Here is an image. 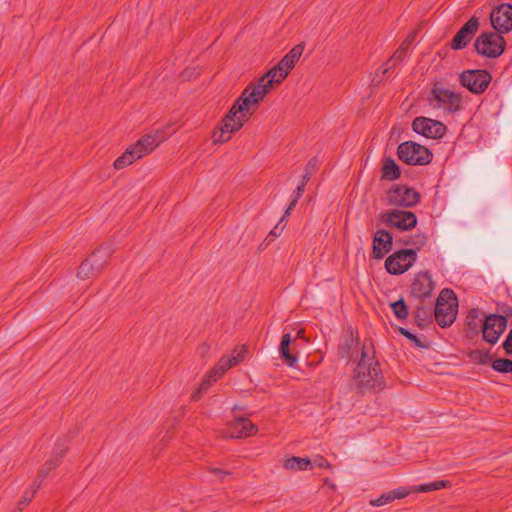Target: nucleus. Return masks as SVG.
I'll return each instance as SVG.
<instances>
[{"label":"nucleus","mask_w":512,"mask_h":512,"mask_svg":"<svg viewBox=\"0 0 512 512\" xmlns=\"http://www.w3.org/2000/svg\"><path fill=\"white\" fill-rule=\"evenodd\" d=\"M476 312H477L476 310H470V312H469V313H470V314H472V313H475V314H476Z\"/></svg>","instance_id":"45"},{"label":"nucleus","mask_w":512,"mask_h":512,"mask_svg":"<svg viewBox=\"0 0 512 512\" xmlns=\"http://www.w3.org/2000/svg\"><path fill=\"white\" fill-rule=\"evenodd\" d=\"M420 201V193L407 185H394L387 192V204L397 207H414Z\"/></svg>","instance_id":"11"},{"label":"nucleus","mask_w":512,"mask_h":512,"mask_svg":"<svg viewBox=\"0 0 512 512\" xmlns=\"http://www.w3.org/2000/svg\"><path fill=\"white\" fill-rule=\"evenodd\" d=\"M315 168V163H314V160H311L308 162L307 166H306V171H309V173H311V171Z\"/></svg>","instance_id":"42"},{"label":"nucleus","mask_w":512,"mask_h":512,"mask_svg":"<svg viewBox=\"0 0 512 512\" xmlns=\"http://www.w3.org/2000/svg\"><path fill=\"white\" fill-rule=\"evenodd\" d=\"M303 333H304V331H303L302 329H300V330H298V332H297V336H298V337H302V336H303Z\"/></svg>","instance_id":"44"},{"label":"nucleus","mask_w":512,"mask_h":512,"mask_svg":"<svg viewBox=\"0 0 512 512\" xmlns=\"http://www.w3.org/2000/svg\"><path fill=\"white\" fill-rule=\"evenodd\" d=\"M415 36L413 34L407 36V38L402 42L403 44H407L408 47L411 46L412 42L414 41Z\"/></svg>","instance_id":"41"},{"label":"nucleus","mask_w":512,"mask_h":512,"mask_svg":"<svg viewBox=\"0 0 512 512\" xmlns=\"http://www.w3.org/2000/svg\"><path fill=\"white\" fill-rule=\"evenodd\" d=\"M490 22L495 31L510 32L512 30V5L502 3L495 6L490 13Z\"/></svg>","instance_id":"16"},{"label":"nucleus","mask_w":512,"mask_h":512,"mask_svg":"<svg viewBox=\"0 0 512 512\" xmlns=\"http://www.w3.org/2000/svg\"><path fill=\"white\" fill-rule=\"evenodd\" d=\"M248 354V348L245 345L236 346L230 354L223 355L218 363L208 372L207 376L199 388L193 392L192 399L198 400L201 394L209 389L213 382L221 378L230 368L243 362Z\"/></svg>","instance_id":"3"},{"label":"nucleus","mask_w":512,"mask_h":512,"mask_svg":"<svg viewBox=\"0 0 512 512\" xmlns=\"http://www.w3.org/2000/svg\"><path fill=\"white\" fill-rule=\"evenodd\" d=\"M209 471L216 477H218L220 480H224L226 476L230 475L228 471L222 470L220 468H211Z\"/></svg>","instance_id":"39"},{"label":"nucleus","mask_w":512,"mask_h":512,"mask_svg":"<svg viewBox=\"0 0 512 512\" xmlns=\"http://www.w3.org/2000/svg\"><path fill=\"white\" fill-rule=\"evenodd\" d=\"M507 327V318L498 314L488 315L482 326V337L489 344H496Z\"/></svg>","instance_id":"14"},{"label":"nucleus","mask_w":512,"mask_h":512,"mask_svg":"<svg viewBox=\"0 0 512 512\" xmlns=\"http://www.w3.org/2000/svg\"><path fill=\"white\" fill-rule=\"evenodd\" d=\"M288 75L289 73L284 72L283 68L277 64L256 83H250L234 102L218 128L213 131V142L229 141L232 135L249 120L274 85L283 82Z\"/></svg>","instance_id":"1"},{"label":"nucleus","mask_w":512,"mask_h":512,"mask_svg":"<svg viewBox=\"0 0 512 512\" xmlns=\"http://www.w3.org/2000/svg\"><path fill=\"white\" fill-rule=\"evenodd\" d=\"M410 47L407 44H401L400 47L395 51L393 56L386 62L385 67H381L379 71L382 72L383 76H385L390 69L395 67L398 61H402L408 53Z\"/></svg>","instance_id":"27"},{"label":"nucleus","mask_w":512,"mask_h":512,"mask_svg":"<svg viewBox=\"0 0 512 512\" xmlns=\"http://www.w3.org/2000/svg\"><path fill=\"white\" fill-rule=\"evenodd\" d=\"M398 331H399V333H400L401 335H403L404 337H406V338H407V339H409L410 341L414 342V344H415L417 347H419V348H426V347H427L423 342H421V341L419 340V338H418L416 335L412 334V333H411L409 330H407L406 328L400 327V328L398 329Z\"/></svg>","instance_id":"33"},{"label":"nucleus","mask_w":512,"mask_h":512,"mask_svg":"<svg viewBox=\"0 0 512 512\" xmlns=\"http://www.w3.org/2000/svg\"><path fill=\"white\" fill-rule=\"evenodd\" d=\"M304 43L294 46L278 63L284 72L290 73L304 51Z\"/></svg>","instance_id":"22"},{"label":"nucleus","mask_w":512,"mask_h":512,"mask_svg":"<svg viewBox=\"0 0 512 512\" xmlns=\"http://www.w3.org/2000/svg\"><path fill=\"white\" fill-rule=\"evenodd\" d=\"M381 221L388 226L407 231L416 226L417 217L411 211L395 209L382 213Z\"/></svg>","instance_id":"13"},{"label":"nucleus","mask_w":512,"mask_h":512,"mask_svg":"<svg viewBox=\"0 0 512 512\" xmlns=\"http://www.w3.org/2000/svg\"><path fill=\"white\" fill-rule=\"evenodd\" d=\"M401 175L399 166L392 158H385L382 166V179L394 181Z\"/></svg>","instance_id":"24"},{"label":"nucleus","mask_w":512,"mask_h":512,"mask_svg":"<svg viewBox=\"0 0 512 512\" xmlns=\"http://www.w3.org/2000/svg\"><path fill=\"white\" fill-rule=\"evenodd\" d=\"M427 243V235L424 233H416L413 235L407 244H410L415 247L414 250L419 251L422 247H424Z\"/></svg>","instance_id":"32"},{"label":"nucleus","mask_w":512,"mask_h":512,"mask_svg":"<svg viewBox=\"0 0 512 512\" xmlns=\"http://www.w3.org/2000/svg\"><path fill=\"white\" fill-rule=\"evenodd\" d=\"M416 260V250L401 249L387 257L385 261V268L389 274L401 275L408 271Z\"/></svg>","instance_id":"10"},{"label":"nucleus","mask_w":512,"mask_h":512,"mask_svg":"<svg viewBox=\"0 0 512 512\" xmlns=\"http://www.w3.org/2000/svg\"><path fill=\"white\" fill-rule=\"evenodd\" d=\"M451 485V482L448 480H436L431 483L412 486L411 491L416 493H428L443 488H449Z\"/></svg>","instance_id":"28"},{"label":"nucleus","mask_w":512,"mask_h":512,"mask_svg":"<svg viewBox=\"0 0 512 512\" xmlns=\"http://www.w3.org/2000/svg\"><path fill=\"white\" fill-rule=\"evenodd\" d=\"M309 176H310L309 171H306V173L303 175L302 181H305V185L309 181Z\"/></svg>","instance_id":"43"},{"label":"nucleus","mask_w":512,"mask_h":512,"mask_svg":"<svg viewBox=\"0 0 512 512\" xmlns=\"http://www.w3.org/2000/svg\"><path fill=\"white\" fill-rule=\"evenodd\" d=\"M162 141L160 134L146 135L139 139L134 145H131L127 150L114 161V168L121 170L128 165L132 164L135 160L151 153Z\"/></svg>","instance_id":"4"},{"label":"nucleus","mask_w":512,"mask_h":512,"mask_svg":"<svg viewBox=\"0 0 512 512\" xmlns=\"http://www.w3.org/2000/svg\"><path fill=\"white\" fill-rule=\"evenodd\" d=\"M502 347L505 350L506 354H512V329L509 331L505 341L502 344Z\"/></svg>","instance_id":"36"},{"label":"nucleus","mask_w":512,"mask_h":512,"mask_svg":"<svg viewBox=\"0 0 512 512\" xmlns=\"http://www.w3.org/2000/svg\"><path fill=\"white\" fill-rule=\"evenodd\" d=\"M391 309L394 313V315L400 319V320H403V319H406L407 316H408V308H407V305L405 303V301L403 299H399L393 303H391Z\"/></svg>","instance_id":"29"},{"label":"nucleus","mask_w":512,"mask_h":512,"mask_svg":"<svg viewBox=\"0 0 512 512\" xmlns=\"http://www.w3.org/2000/svg\"><path fill=\"white\" fill-rule=\"evenodd\" d=\"M40 487L41 480H34L31 486L25 490L22 498L17 504V507L12 512H21L23 507L33 500Z\"/></svg>","instance_id":"26"},{"label":"nucleus","mask_w":512,"mask_h":512,"mask_svg":"<svg viewBox=\"0 0 512 512\" xmlns=\"http://www.w3.org/2000/svg\"><path fill=\"white\" fill-rule=\"evenodd\" d=\"M398 157L408 165H427L432 161V152L414 141L401 143L397 149Z\"/></svg>","instance_id":"7"},{"label":"nucleus","mask_w":512,"mask_h":512,"mask_svg":"<svg viewBox=\"0 0 512 512\" xmlns=\"http://www.w3.org/2000/svg\"><path fill=\"white\" fill-rule=\"evenodd\" d=\"M392 235L383 229H379L373 236V258L380 260L392 249Z\"/></svg>","instance_id":"19"},{"label":"nucleus","mask_w":512,"mask_h":512,"mask_svg":"<svg viewBox=\"0 0 512 512\" xmlns=\"http://www.w3.org/2000/svg\"><path fill=\"white\" fill-rule=\"evenodd\" d=\"M457 315V298L452 290L444 289L440 292L435 309L434 316L437 324L442 328L453 324Z\"/></svg>","instance_id":"6"},{"label":"nucleus","mask_w":512,"mask_h":512,"mask_svg":"<svg viewBox=\"0 0 512 512\" xmlns=\"http://www.w3.org/2000/svg\"><path fill=\"white\" fill-rule=\"evenodd\" d=\"M393 496L391 495V492H387L385 494H382L379 498L372 500L370 504L372 506H382L385 505L391 501H393Z\"/></svg>","instance_id":"34"},{"label":"nucleus","mask_w":512,"mask_h":512,"mask_svg":"<svg viewBox=\"0 0 512 512\" xmlns=\"http://www.w3.org/2000/svg\"><path fill=\"white\" fill-rule=\"evenodd\" d=\"M110 255V247L101 246L81 263L77 272V277L84 280L99 273L106 265Z\"/></svg>","instance_id":"9"},{"label":"nucleus","mask_w":512,"mask_h":512,"mask_svg":"<svg viewBox=\"0 0 512 512\" xmlns=\"http://www.w3.org/2000/svg\"><path fill=\"white\" fill-rule=\"evenodd\" d=\"M283 467L287 470L296 472L311 469L313 466L309 458L293 456L284 460Z\"/></svg>","instance_id":"23"},{"label":"nucleus","mask_w":512,"mask_h":512,"mask_svg":"<svg viewBox=\"0 0 512 512\" xmlns=\"http://www.w3.org/2000/svg\"><path fill=\"white\" fill-rule=\"evenodd\" d=\"M353 383L363 392H379L385 386L380 364L371 342L363 343L361 357L354 371Z\"/></svg>","instance_id":"2"},{"label":"nucleus","mask_w":512,"mask_h":512,"mask_svg":"<svg viewBox=\"0 0 512 512\" xmlns=\"http://www.w3.org/2000/svg\"><path fill=\"white\" fill-rule=\"evenodd\" d=\"M428 99L434 107L448 114H455L462 109L461 94L446 88L442 82L434 83Z\"/></svg>","instance_id":"5"},{"label":"nucleus","mask_w":512,"mask_h":512,"mask_svg":"<svg viewBox=\"0 0 512 512\" xmlns=\"http://www.w3.org/2000/svg\"><path fill=\"white\" fill-rule=\"evenodd\" d=\"M427 316L428 312L423 307H419L416 313L417 320L425 321Z\"/></svg>","instance_id":"40"},{"label":"nucleus","mask_w":512,"mask_h":512,"mask_svg":"<svg viewBox=\"0 0 512 512\" xmlns=\"http://www.w3.org/2000/svg\"><path fill=\"white\" fill-rule=\"evenodd\" d=\"M479 28V19L472 16L455 34L451 41L453 50H461L465 48L472 40Z\"/></svg>","instance_id":"17"},{"label":"nucleus","mask_w":512,"mask_h":512,"mask_svg":"<svg viewBox=\"0 0 512 512\" xmlns=\"http://www.w3.org/2000/svg\"><path fill=\"white\" fill-rule=\"evenodd\" d=\"M313 464L316 467L319 468H330L331 464L323 457V456H317L313 460Z\"/></svg>","instance_id":"37"},{"label":"nucleus","mask_w":512,"mask_h":512,"mask_svg":"<svg viewBox=\"0 0 512 512\" xmlns=\"http://www.w3.org/2000/svg\"><path fill=\"white\" fill-rule=\"evenodd\" d=\"M499 32H482L475 40L474 47L478 54L488 57L497 58L505 49V39Z\"/></svg>","instance_id":"8"},{"label":"nucleus","mask_w":512,"mask_h":512,"mask_svg":"<svg viewBox=\"0 0 512 512\" xmlns=\"http://www.w3.org/2000/svg\"><path fill=\"white\" fill-rule=\"evenodd\" d=\"M390 492H391V495L393 496V499L395 500V499H402V498L406 497L407 495H409L410 493H412L413 491H411V488L407 489L405 487H399Z\"/></svg>","instance_id":"35"},{"label":"nucleus","mask_w":512,"mask_h":512,"mask_svg":"<svg viewBox=\"0 0 512 512\" xmlns=\"http://www.w3.org/2000/svg\"><path fill=\"white\" fill-rule=\"evenodd\" d=\"M434 289V283L429 272H420L415 275L414 280L411 284L412 296L422 299L427 298L431 295Z\"/></svg>","instance_id":"18"},{"label":"nucleus","mask_w":512,"mask_h":512,"mask_svg":"<svg viewBox=\"0 0 512 512\" xmlns=\"http://www.w3.org/2000/svg\"><path fill=\"white\" fill-rule=\"evenodd\" d=\"M492 368L500 373H512V360L499 358L492 362Z\"/></svg>","instance_id":"30"},{"label":"nucleus","mask_w":512,"mask_h":512,"mask_svg":"<svg viewBox=\"0 0 512 512\" xmlns=\"http://www.w3.org/2000/svg\"><path fill=\"white\" fill-rule=\"evenodd\" d=\"M492 75L481 69L466 70L459 76L461 85L474 94L483 93L489 86Z\"/></svg>","instance_id":"12"},{"label":"nucleus","mask_w":512,"mask_h":512,"mask_svg":"<svg viewBox=\"0 0 512 512\" xmlns=\"http://www.w3.org/2000/svg\"><path fill=\"white\" fill-rule=\"evenodd\" d=\"M286 214L284 213L283 217L280 219L279 223L270 231V236H273V237H278L282 230H283V226L280 227V225L284 222L285 218H286Z\"/></svg>","instance_id":"38"},{"label":"nucleus","mask_w":512,"mask_h":512,"mask_svg":"<svg viewBox=\"0 0 512 512\" xmlns=\"http://www.w3.org/2000/svg\"><path fill=\"white\" fill-rule=\"evenodd\" d=\"M414 132L432 139H440L446 133V126L438 121L427 117H416L412 122Z\"/></svg>","instance_id":"15"},{"label":"nucleus","mask_w":512,"mask_h":512,"mask_svg":"<svg viewBox=\"0 0 512 512\" xmlns=\"http://www.w3.org/2000/svg\"><path fill=\"white\" fill-rule=\"evenodd\" d=\"M257 432V427L247 418L236 417L230 426V437L244 438Z\"/></svg>","instance_id":"20"},{"label":"nucleus","mask_w":512,"mask_h":512,"mask_svg":"<svg viewBox=\"0 0 512 512\" xmlns=\"http://www.w3.org/2000/svg\"><path fill=\"white\" fill-rule=\"evenodd\" d=\"M291 343L290 333H286L282 336L279 351L281 357L284 359L286 364L290 367H294L297 362V357L290 353L289 346Z\"/></svg>","instance_id":"25"},{"label":"nucleus","mask_w":512,"mask_h":512,"mask_svg":"<svg viewBox=\"0 0 512 512\" xmlns=\"http://www.w3.org/2000/svg\"><path fill=\"white\" fill-rule=\"evenodd\" d=\"M305 190V181H301V183L297 186L295 191L292 194V199L285 211L286 215L290 214V211L296 206L298 200L301 198L303 192Z\"/></svg>","instance_id":"31"},{"label":"nucleus","mask_w":512,"mask_h":512,"mask_svg":"<svg viewBox=\"0 0 512 512\" xmlns=\"http://www.w3.org/2000/svg\"><path fill=\"white\" fill-rule=\"evenodd\" d=\"M67 449H68V447L66 445V442L62 443L59 441L55 447V455L53 456V458L49 459L44 464V466L42 467V469L40 471L39 477L36 480L42 481L50 471L55 469L58 466L60 459L66 453Z\"/></svg>","instance_id":"21"}]
</instances>
